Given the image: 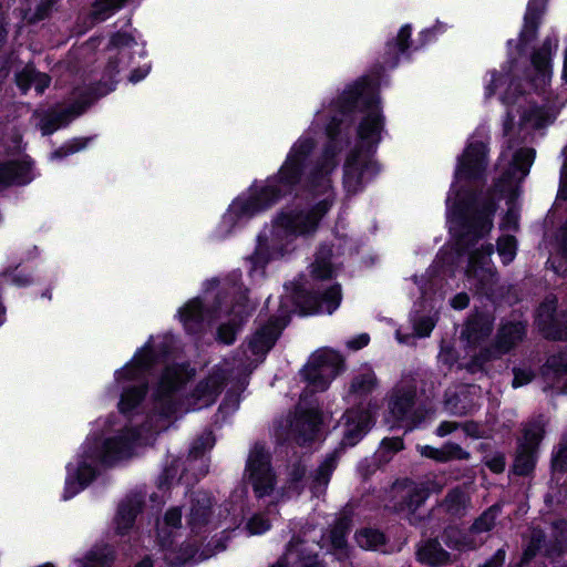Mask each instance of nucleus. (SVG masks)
Wrapping results in <instances>:
<instances>
[{"label":"nucleus","mask_w":567,"mask_h":567,"mask_svg":"<svg viewBox=\"0 0 567 567\" xmlns=\"http://www.w3.org/2000/svg\"><path fill=\"white\" fill-rule=\"evenodd\" d=\"M383 128L382 117L377 103L369 104L358 127L360 146L347 157L344 164V186L349 193H355L365 177L378 172L377 164L371 159V147L379 143Z\"/></svg>","instance_id":"1"},{"label":"nucleus","mask_w":567,"mask_h":567,"mask_svg":"<svg viewBox=\"0 0 567 567\" xmlns=\"http://www.w3.org/2000/svg\"><path fill=\"white\" fill-rule=\"evenodd\" d=\"M315 143L311 138L299 140L292 147L286 163L279 172L278 185L268 184L255 194L246 203V212L254 214L259 212L272 203L280 196L287 194L292 185H295L300 177L303 166V161L307 155L312 151Z\"/></svg>","instance_id":"2"},{"label":"nucleus","mask_w":567,"mask_h":567,"mask_svg":"<svg viewBox=\"0 0 567 567\" xmlns=\"http://www.w3.org/2000/svg\"><path fill=\"white\" fill-rule=\"evenodd\" d=\"M340 354L330 349L316 351L302 373L313 391H324L342 369Z\"/></svg>","instance_id":"3"},{"label":"nucleus","mask_w":567,"mask_h":567,"mask_svg":"<svg viewBox=\"0 0 567 567\" xmlns=\"http://www.w3.org/2000/svg\"><path fill=\"white\" fill-rule=\"evenodd\" d=\"M246 476L256 497H266L274 492L276 475L270 465V455L260 444H255L249 452Z\"/></svg>","instance_id":"4"},{"label":"nucleus","mask_w":567,"mask_h":567,"mask_svg":"<svg viewBox=\"0 0 567 567\" xmlns=\"http://www.w3.org/2000/svg\"><path fill=\"white\" fill-rule=\"evenodd\" d=\"M332 205V197L328 194L313 207L307 209H291L282 213L277 224L285 231L291 235H307L313 233L320 219L329 212Z\"/></svg>","instance_id":"5"},{"label":"nucleus","mask_w":567,"mask_h":567,"mask_svg":"<svg viewBox=\"0 0 567 567\" xmlns=\"http://www.w3.org/2000/svg\"><path fill=\"white\" fill-rule=\"evenodd\" d=\"M494 252L492 245L482 246L470 255L466 277L470 286L481 293H492L497 282L496 271L491 257Z\"/></svg>","instance_id":"6"},{"label":"nucleus","mask_w":567,"mask_h":567,"mask_svg":"<svg viewBox=\"0 0 567 567\" xmlns=\"http://www.w3.org/2000/svg\"><path fill=\"white\" fill-rule=\"evenodd\" d=\"M525 334L526 327L522 322H507L503 324L497 332L494 347L484 349L478 355L474 357L466 364V369L470 372L481 370L486 362L511 351L524 339Z\"/></svg>","instance_id":"7"},{"label":"nucleus","mask_w":567,"mask_h":567,"mask_svg":"<svg viewBox=\"0 0 567 567\" xmlns=\"http://www.w3.org/2000/svg\"><path fill=\"white\" fill-rule=\"evenodd\" d=\"M373 410L378 409L377 404L368 403L349 409L343 415V437L342 444L353 446L357 444L372 427L374 423Z\"/></svg>","instance_id":"8"},{"label":"nucleus","mask_w":567,"mask_h":567,"mask_svg":"<svg viewBox=\"0 0 567 567\" xmlns=\"http://www.w3.org/2000/svg\"><path fill=\"white\" fill-rule=\"evenodd\" d=\"M556 302V297H547L537 310L536 322L546 338L564 340L567 339V315H555Z\"/></svg>","instance_id":"9"},{"label":"nucleus","mask_w":567,"mask_h":567,"mask_svg":"<svg viewBox=\"0 0 567 567\" xmlns=\"http://www.w3.org/2000/svg\"><path fill=\"white\" fill-rule=\"evenodd\" d=\"M321 423V414L315 409H303L299 404L291 422V432L298 443L303 444L315 439Z\"/></svg>","instance_id":"10"},{"label":"nucleus","mask_w":567,"mask_h":567,"mask_svg":"<svg viewBox=\"0 0 567 567\" xmlns=\"http://www.w3.org/2000/svg\"><path fill=\"white\" fill-rule=\"evenodd\" d=\"M341 287L333 285L322 296L307 293L298 301L303 315H311L318 311L332 313L340 305Z\"/></svg>","instance_id":"11"},{"label":"nucleus","mask_w":567,"mask_h":567,"mask_svg":"<svg viewBox=\"0 0 567 567\" xmlns=\"http://www.w3.org/2000/svg\"><path fill=\"white\" fill-rule=\"evenodd\" d=\"M393 492L400 494L403 501L394 505L398 512H406L414 514V512L425 502L430 495V487L424 484L410 483L402 487V485H394Z\"/></svg>","instance_id":"12"},{"label":"nucleus","mask_w":567,"mask_h":567,"mask_svg":"<svg viewBox=\"0 0 567 567\" xmlns=\"http://www.w3.org/2000/svg\"><path fill=\"white\" fill-rule=\"evenodd\" d=\"M486 147L483 143L471 144L463 154L458 174L475 178L484 171L486 165Z\"/></svg>","instance_id":"13"},{"label":"nucleus","mask_w":567,"mask_h":567,"mask_svg":"<svg viewBox=\"0 0 567 567\" xmlns=\"http://www.w3.org/2000/svg\"><path fill=\"white\" fill-rule=\"evenodd\" d=\"M85 106L82 103H75L62 110H54L44 114L39 123L43 135H49L59 127L66 125L73 118L83 113Z\"/></svg>","instance_id":"14"},{"label":"nucleus","mask_w":567,"mask_h":567,"mask_svg":"<svg viewBox=\"0 0 567 567\" xmlns=\"http://www.w3.org/2000/svg\"><path fill=\"white\" fill-rule=\"evenodd\" d=\"M271 567H323L301 543L290 544L284 558Z\"/></svg>","instance_id":"15"},{"label":"nucleus","mask_w":567,"mask_h":567,"mask_svg":"<svg viewBox=\"0 0 567 567\" xmlns=\"http://www.w3.org/2000/svg\"><path fill=\"white\" fill-rule=\"evenodd\" d=\"M271 567H323L301 543L290 544L284 558Z\"/></svg>","instance_id":"16"},{"label":"nucleus","mask_w":567,"mask_h":567,"mask_svg":"<svg viewBox=\"0 0 567 567\" xmlns=\"http://www.w3.org/2000/svg\"><path fill=\"white\" fill-rule=\"evenodd\" d=\"M553 48H556V44H553L551 40L548 39L532 56V63L537 73L534 79L536 87L544 86L550 79V56Z\"/></svg>","instance_id":"17"},{"label":"nucleus","mask_w":567,"mask_h":567,"mask_svg":"<svg viewBox=\"0 0 567 567\" xmlns=\"http://www.w3.org/2000/svg\"><path fill=\"white\" fill-rule=\"evenodd\" d=\"M489 89L501 91V99L507 105L514 104L522 93L520 84L511 71L494 74Z\"/></svg>","instance_id":"18"},{"label":"nucleus","mask_w":567,"mask_h":567,"mask_svg":"<svg viewBox=\"0 0 567 567\" xmlns=\"http://www.w3.org/2000/svg\"><path fill=\"white\" fill-rule=\"evenodd\" d=\"M133 446V439L117 436L106 440L103 450L96 455L103 463L111 464L116 460L130 456Z\"/></svg>","instance_id":"19"},{"label":"nucleus","mask_w":567,"mask_h":567,"mask_svg":"<svg viewBox=\"0 0 567 567\" xmlns=\"http://www.w3.org/2000/svg\"><path fill=\"white\" fill-rule=\"evenodd\" d=\"M282 327L278 322H269L258 330L249 342V347L255 354H262L271 349L280 334Z\"/></svg>","instance_id":"20"},{"label":"nucleus","mask_w":567,"mask_h":567,"mask_svg":"<svg viewBox=\"0 0 567 567\" xmlns=\"http://www.w3.org/2000/svg\"><path fill=\"white\" fill-rule=\"evenodd\" d=\"M417 558L421 563L432 567L443 566L451 561L450 553H447L436 539L426 540L417 549Z\"/></svg>","instance_id":"21"},{"label":"nucleus","mask_w":567,"mask_h":567,"mask_svg":"<svg viewBox=\"0 0 567 567\" xmlns=\"http://www.w3.org/2000/svg\"><path fill=\"white\" fill-rule=\"evenodd\" d=\"M30 179V165L27 163L8 162L0 165V186L25 184Z\"/></svg>","instance_id":"22"},{"label":"nucleus","mask_w":567,"mask_h":567,"mask_svg":"<svg viewBox=\"0 0 567 567\" xmlns=\"http://www.w3.org/2000/svg\"><path fill=\"white\" fill-rule=\"evenodd\" d=\"M212 508V497L206 492H196L193 496L189 524L193 528L200 527L204 525L209 515Z\"/></svg>","instance_id":"23"},{"label":"nucleus","mask_w":567,"mask_h":567,"mask_svg":"<svg viewBox=\"0 0 567 567\" xmlns=\"http://www.w3.org/2000/svg\"><path fill=\"white\" fill-rule=\"evenodd\" d=\"M142 501L140 497L134 496L123 502L115 518L116 530L118 534H125L134 523L136 514L140 512Z\"/></svg>","instance_id":"24"},{"label":"nucleus","mask_w":567,"mask_h":567,"mask_svg":"<svg viewBox=\"0 0 567 567\" xmlns=\"http://www.w3.org/2000/svg\"><path fill=\"white\" fill-rule=\"evenodd\" d=\"M378 386V380L372 370H364L355 374L350 383L349 394L355 398H365Z\"/></svg>","instance_id":"25"},{"label":"nucleus","mask_w":567,"mask_h":567,"mask_svg":"<svg viewBox=\"0 0 567 567\" xmlns=\"http://www.w3.org/2000/svg\"><path fill=\"white\" fill-rule=\"evenodd\" d=\"M493 330V322L486 316H475L470 319L463 331V334L472 343H477L487 338Z\"/></svg>","instance_id":"26"},{"label":"nucleus","mask_w":567,"mask_h":567,"mask_svg":"<svg viewBox=\"0 0 567 567\" xmlns=\"http://www.w3.org/2000/svg\"><path fill=\"white\" fill-rule=\"evenodd\" d=\"M470 505V497L467 493L461 487H456L450 491L441 503V507L446 513L454 516H461L465 514Z\"/></svg>","instance_id":"27"},{"label":"nucleus","mask_w":567,"mask_h":567,"mask_svg":"<svg viewBox=\"0 0 567 567\" xmlns=\"http://www.w3.org/2000/svg\"><path fill=\"white\" fill-rule=\"evenodd\" d=\"M567 373V350L550 355L543 369V374L550 385H555Z\"/></svg>","instance_id":"28"},{"label":"nucleus","mask_w":567,"mask_h":567,"mask_svg":"<svg viewBox=\"0 0 567 567\" xmlns=\"http://www.w3.org/2000/svg\"><path fill=\"white\" fill-rule=\"evenodd\" d=\"M413 401L414 393L412 391H398L389 403L390 413L398 421L408 420Z\"/></svg>","instance_id":"29"},{"label":"nucleus","mask_w":567,"mask_h":567,"mask_svg":"<svg viewBox=\"0 0 567 567\" xmlns=\"http://www.w3.org/2000/svg\"><path fill=\"white\" fill-rule=\"evenodd\" d=\"M445 543L447 546L458 550L475 549L483 543V539H477L472 536L471 532L462 533L456 528H447L445 530Z\"/></svg>","instance_id":"30"},{"label":"nucleus","mask_w":567,"mask_h":567,"mask_svg":"<svg viewBox=\"0 0 567 567\" xmlns=\"http://www.w3.org/2000/svg\"><path fill=\"white\" fill-rule=\"evenodd\" d=\"M520 115V125H530L532 127L538 128L550 122L549 113L543 107H538L533 104L519 106L516 110Z\"/></svg>","instance_id":"31"},{"label":"nucleus","mask_w":567,"mask_h":567,"mask_svg":"<svg viewBox=\"0 0 567 567\" xmlns=\"http://www.w3.org/2000/svg\"><path fill=\"white\" fill-rule=\"evenodd\" d=\"M181 319L188 331L195 332L203 320V307L200 301L194 299L186 303L181 310Z\"/></svg>","instance_id":"32"},{"label":"nucleus","mask_w":567,"mask_h":567,"mask_svg":"<svg viewBox=\"0 0 567 567\" xmlns=\"http://www.w3.org/2000/svg\"><path fill=\"white\" fill-rule=\"evenodd\" d=\"M358 545L363 549L379 550L385 545V536L378 529L362 528L355 534Z\"/></svg>","instance_id":"33"},{"label":"nucleus","mask_w":567,"mask_h":567,"mask_svg":"<svg viewBox=\"0 0 567 567\" xmlns=\"http://www.w3.org/2000/svg\"><path fill=\"white\" fill-rule=\"evenodd\" d=\"M537 449L519 444L514 463V471L518 475H527L535 466Z\"/></svg>","instance_id":"34"},{"label":"nucleus","mask_w":567,"mask_h":567,"mask_svg":"<svg viewBox=\"0 0 567 567\" xmlns=\"http://www.w3.org/2000/svg\"><path fill=\"white\" fill-rule=\"evenodd\" d=\"M535 159V151L533 148H522L517 151L513 157V175L519 174L518 182L523 181L529 173V168Z\"/></svg>","instance_id":"35"},{"label":"nucleus","mask_w":567,"mask_h":567,"mask_svg":"<svg viewBox=\"0 0 567 567\" xmlns=\"http://www.w3.org/2000/svg\"><path fill=\"white\" fill-rule=\"evenodd\" d=\"M545 424L546 422L543 417L527 423L524 427L523 441L519 444L537 449L545 433Z\"/></svg>","instance_id":"36"},{"label":"nucleus","mask_w":567,"mask_h":567,"mask_svg":"<svg viewBox=\"0 0 567 567\" xmlns=\"http://www.w3.org/2000/svg\"><path fill=\"white\" fill-rule=\"evenodd\" d=\"M498 513L499 507L496 505L486 509L471 526L470 532L472 536L476 538L477 535L489 532L495 525Z\"/></svg>","instance_id":"37"},{"label":"nucleus","mask_w":567,"mask_h":567,"mask_svg":"<svg viewBox=\"0 0 567 567\" xmlns=\"http://www.w3.org/2000/svg\"><path fill=\"white\" fill-rule=\"evenodd\" d=\"M334 468V458H327L317 470L316 475L313 477L312 492L315 495L319 496L324 492L326 486L329 483L330 474Z\"/></svg>","instance_id":"38"},{"label":"nucleus","mask_w":567,"mask_h":567,"mask_svg":"<svg viewBox=\"0 0 567 567\" xmlns=\"http://www.w3.org/2000/svg\"><path fill=\"white\" fill-rule=\"evenodd\" d=\"M113 561V550L109 546L96 547L92 549L83 567H110Z\"/></svg>","instance_id":"39"},{"label":"nucleus","mask_w":567,"mask_h":567,"mask_svg":"<svg viewBox=\"0 0 567 567\" xmlns=\"http://www.w3.org/2000/svg\"><path fill=\"white\" fill-rule=\"evenodd\" d=\"M184 381L185 377L179 368H166L161 379V390L163 393H169L174 391Z\"/></svg>","instance_id":"40"},{"label":"nucleus","mask_w":567,"mask_h":567,"mask_svg":"<svg viewBox=\"0 0 567 567\" xmlns=\"http://www.w3.org/2000/svg\"><path fill=\"white\" fill-rule=\"evenodd\" d=\"M350 528V519L340 517L330 532V540L334 548L343 549L347 545L346 535Z\"/></svg>","instance_id":"41"},{"label":"nucleus","mask_w":567,"mask_h":567,"mask_svg":"<svg viewBox=\"0 0 567 567\" xmlns=\"http://www.w3.org/2000/svg\"><path fill=\"white\" fill-rule=\"evenodd\" d=\"M546 0H530L525 16V31L534 33L538 27V20L544 11Z\"/></svg>","instance_id":"42"},{"label":"nucleus","mask_w":567,"mask_h":567,"mask_svg":"<svg viewBox=\"0 0 567 567\" xmlns=\"http://www.w3.org/2000/svg\"><path fill=\"white\" fill-rule=\"evenodd\" d=\"M330 250L326 252H319L316 257L315 262L311 265V274L318 279H327L332 275V266L329 260Z\"/></svg>","instance_id":"43"},{"label":"nucleus","mask_w":567,"mask_h":567,"mask_svg":"<svg viewBox=\"0 0 567 567\" xmlns=\"http://www.w3.org/2000/svg\"><path fill=\"white\" fill-rule=\"evenodd\" d=\"M144 395V388H133L124 392L118 403L121 412L126 413L134 409L143 400Z\"/></svg>","instance_id":"44"},{"label":"nucleus","mask_w":567,"mask_h":567,"mask_svg":"<svg viewBox=\"0 0 567 567\" xmlns=\"http://www.w3.org/2000/svg\"><path fill=\"white\" fill-rule=\"evenodd\" d=\"M221 384L219 377H209L206 381H203L197 386L198 398H205L206 402L214 400V396L218 393Z\"/></svg>","instance_id":"45"},{"label":"nucleus","mask_w":567,"mask_h":567,"mask_svg":"<svg viewBox=\"0 0 567 567\" xmlns=\"http://www.w3.org/2000/svg\"><path fill=\"white\" fill-rule=\"evenodd\" d=\"M497 251L504 264H509L516 255V241L513 236H504L497 241Z\"/></svg>","instance_id":"46"},{"label":"nucleus","mask_w":567,"mask_h":567,"mask_svg":"<svg viewBox=\"0 0 567 567\" xmlns=\"http://www.w3.org/2000/svg\"><path fill=\"white\" fill-rule=\"evenodd\" d=\"M270 520L265 514H254L246 523V529L250 535H260L270 528Z\"/></svg>","instance_id":"47"},{"label":"nucleus","mask_w":567,"mask_h":567,"mask_svg":"<svg viewBox=\"0 0 567 567\" xmlns=\"http://www.w3.org/2000/svg\"><path fill=\"white\" fill-rule=\"evenodd\" d=\"M442 462H449L452 460H468L471 454L463 450L461 445L447 442L441 447Z\"/></svg>","instance_id":"48"},{"label":"nucleus","mask_w":567,"mask_h":567,"mask_svg":"<svg viewBox=\"0 0 567 567\" xmlns=\"http://www.w3.org/2000/svg\"><path fill=\"white\" fill-rule=\"evenodd\" d=\"M126 0H96L93 6V14L103 20L105 16L123 6Z\"/></svg>","instance_id":"49"},{"label":"nucleus","mask_w":567,"mask_h":567,"mask_svg":"<svg viewBox=\"0 0 567 567\" xmlns=\"http://www.w3.org/2000/svg\"><path fill=\"white\" fill-rule=\"evenodd\" d=\"M334 155H336V152L334 151H330L328 150L326 152V155H324V163L322 165V167L320 168L319 173H320V186L323 188V189H328L330 187V182L329 179L327 178V175L332 172L337 165L336 161H334Z\"/></svg>","instance_id":"50"},{"label":"nucleus","mask_w":567,"mask_h":567,"mask_svg":"<svg viewBox=\"0 0 567 567\" xmlns=\"http://www.w3.org/2000/svg\"><path fill=\"white\" fill-rule=\"evenodd\" d=\"M493 212H494V208L491 207L487 214H485L483 216H480L473 223V225H471V227L473 228V233L476 236H483V235L487 234L492 229L493 221H492V218H491V214Z\"/></svg>","instance_id":"51"},{"label":"nucleus","mask_w":567,"mask_h":567,"mask_svg":"<svg viewBox=\"0 0 567 567\" xmlns=\"http://www.w3.org/2000/svg\"><path fill=\"white\" fill-rule=\"evenodd\" d=\"M23 76H34L33 86L41 94L50 84V76L45 73L37 72L33 68L27 66V73Z\"/></svg>","instance_id":"52"},{"label":"nucleus","mask_w":567,"mask_h":567,"mask_svg":"<svg viewBox=\"0 0 567 567\" xmlns=\"http://www.w3.org/2000/svg\"><path fill=\"white\" fill-rule=\"evenodd\" d=\"M553 466L561 472L567 470V433L561 439L559 450L553 460Z\"/></svg>","instance_id":"53"},{"label":"nucleus","mask_w":567,"mask_h":567,"mask_svg":"<svg viewBox=\"0 0 567 567\" xmlns=\"http://www.w3.org/2000/svg\"><path fill=\"white\" fill-rule=\"evenodd\" d=\"M542 542H543V534L538 530H534L533 535H532V542L524 551L525 560H528L536 555V551L539 549Z\"/></svg>","instance_id":"54"},{"label":"nucleus","mask_w":567,"mask_h":567,"mask_svg":"<svg viewBox=\"0 0 567 567\" xmlns=\"http://www.w3.org/2000/svg\"><path fill=\"white\" fill-rule=\"evenodd\" d=\"M542 542H543V534L538 530H534L533 535H532V542L524 551L525 560H528L536 555V551L539 549Z\"/></svg>","instance_id":"55"},{"label":"nucleus","mask_w":567,"mask_h":567,"mask_svg":"<svg viewBox=\"0 0 567 567\" xmlns=\"http://www.w3.org/2000/svg\"><path fill=\"white\" fill-rule=\"evenodd\" d=\"M533 377H534L533 372L528 369H515L513 386L518 388L524 384H527L532 381Z\"/></svg>","instance_id":"56"},{"label":"nucleus","mask_w":567,"mask_h":567,"mask_svg":"<svg viewBox=\"0 0 567 567\" xmlns=\"http://www.w3.org/2000/svg\"><path fill=\"white\" fill-rule=\"evenodd\" d=\"M236 328L233 324H221L218 329V340L230 344L235 341Z\"/></svg>","instance_id":"57"},{"label":"nucleus","mask_w":567,"mask_h":567,"mask_svg":"<svg viewBox=\"0 0 567 567\" xmlns=\"http://www.w3.org/2000/svg\"><path fill=\"white\" fill-rule=\"evenodd\" d=\"M164 522L168 527H179L182 522V512L179 508L174 507L166 512Z\"/></svg>","instance_id":"58"},{"label":"nucleus","mask_w":567,"mask_h":567,"mask_svg":"<svg viewBox=\"0 0 567 567\" xmlns=\"http://www.w3.org/2000/svg\"><path fill=\"white\" fill-rule=\"evenodd\" d=\"M94 470L91 465H83L79 467L78 470V478L80 482V485L83 487L87 485L94 477Z\"/></svg>","instance_id":"59"},{"label":"nucleus","mask_w":567,"mask_h":567,"mask_svg":"<svg viewBox=\"0 0 567 567\" xmlns=\"http://www.w3.org/2000/svg\"><path fill=\"white\" fill-rule=\"evenodd\" d=\"M506 553L503 548L498 549L489 559L478 567H502L505 561Z\"/></svg>","instance_id":"60"},{"label":"nucleus","mask_w":567,"mask_h":567,"mask_svg":"<svg viewBox=\"0 0 567 567\" xmlns=\"http://www.w3.org/2000/svg\"><path fill=\"white\" fill-rule=\"evenodd\" d=\"M214 444V439L210 433L206 434L205 436L200 437L193 446L192 453L197 455L200 451H204L206 449H210Z\"/></svg>","instance_id":"61"},{"label":"nucleus","mask_w":567,"mask_h":567,"mask_svg":"<svg viewBox=\"0 0 567 567\" xmlns=\"http://www.w3.org/2000/svg\"><path fill=\"white\" fill-rule=\"evenodd\" d=\"M134 39L127 33H116L111 38V44L115 48L130 47Z\"/></svg>","instance_id":"62"},{"label":"nucleus","mask_w":567,"mask_h":567,"mask_svg":"<svg viewBox=\"0 0 567 567\" xmlns=\"http://www.w3.org/2000/svg\"><path fill=\"white\" fill-rule=\"evenodd\" d=\"M419 452L421 453L422 456L433 458L437 462H442L441 449H435L430 445H423V446H419Z\"/></svg>","instance_id":"63"},{"label":"nucleus","mask_w":567,"mask_h":567,"mask_svg":"<svg viewBox=\"0 0 567 567\" xmlns=\"http://www.w3.org/2000/svg\"><path fill=\"white\" fill-rule=\"evenodd\" d=\"M410 35H411V33H410L409 27H403L399 31L398 38H396V45L399 47V50L401 52H403L408 49Z\"/></svg>","instance_id":"64"}]
</instances>
